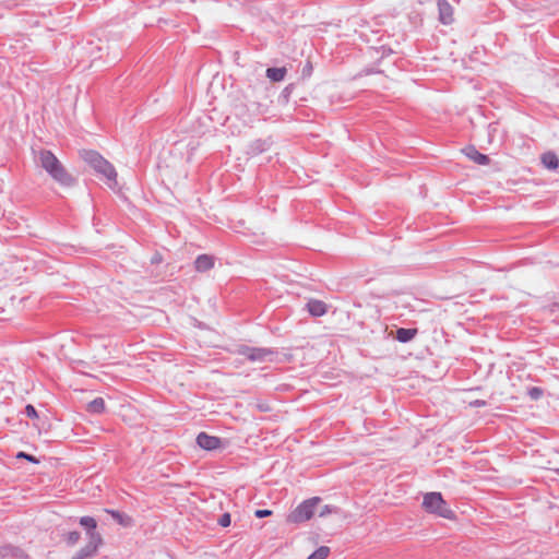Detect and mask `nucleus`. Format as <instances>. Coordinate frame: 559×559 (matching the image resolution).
Masks as SVG:
<instances>
[{
	"mask_svg": "<svg viewBox=\"0 0 559 559\" xmlns=\"http://www.w3.org/2000/svg\"><path fill=\"white\" fill-rule=\"evenodd\" d=\"M105 401L103 397H95L87 404V412L91 414H102L105 412Z\"/></svg>",
	"mask_w": 559,
	"mask_h": 559,
	"instance_id": "nucleus-18",
	"label": "nucleus"
},
{
	"mask_svg": "<svg viewBox=\"0 0 559 559\" xmlns=\"http://www.w3.org/2000/svg\"><path fill=\"white\" fill-rule=\"evenodd\" d=\"M102 543L103 538L100 535H92L88 537V543L82 547L72 559H90L94 557Z\"/></svg>",
	"mask_w": 559,
	"mask_h": 559,
	"instance_id": "nucleus-6",
	"label": "nucleus"
},
{
	"mask_svg": "<svg viewBox=\"0 0 559 559\" xmlns=\"http://www.w3.org/2000/svg\"><path fill=\"white\" fill-rule=\"evenodd\" d=\"M16 459H24L34 464L39 463V460L36 456L22 451L16 454Z\"/></svg>",
	"mask_w": 559,
	"mask_h": 559,
	"instance_id": "nucleus-22",
	"label": "nucleus"
},
{
	"mask_svg": "<svg viewBox=\"0 0 559 559\" xmlns=\"http://www.w3.org/2000/svg\"><path fill=\"white\" fill-rule=\"evenodd\" d=\"M239 354L252 362H264L273 361L274 357L277 355V352L266 347L242 346L239 349Z\"/></svg>",
	"mask_w": 559,
	"mask_h": 559,
	"instance_id": "nucleus-5",
	"label": "nucleus"
},
{
	"mask_svg": "<svg viewBox=\"0 0 559 559\" xmlns=\"http://www.w3.org/2000/svg\"><path fill=\"white\" fill-rule=\"evenodd\" d=\"M542 164L550 170H556L559 167V157L554 152H546L542 155Z\"/></svg>",
	"mask_w": 559,
	"mask_h": 559,
	"instance_id": "nucleus-14",
	"label": "nucleus"
},
{
	"mask_svg": "<svg viewBox=\"0 0 559 559\" xmlns=\"http://www.w3.org/2000/svg\"><path fill=\"white\" fill-rule=\"evenodd\" d=\"M476 404H477V405H484V404H485V402H483V401H481V402H480V401H476Z\"/></svg>",
	"mask_w": 559,
	"mask_h": 559,
	"instance_id": "nucleus-29",
	"label": "nucleus"
},
{
	"mask_svg": "<svg viewBox=\"0 0 559 559\" xmlns=\"http://www.w3.org/2000/svg\"><path fill=\"white\" fill-rule=\"evenodd\" d=\"M80 524L86 530L87 537H91L92 535H100L98 532H96L97 522L92 516H82L80 519Z\"/></svg>",
	"mask_w": 559,
	"mask_h": 559,
	"instance_id": "nucleus-15",
	"label": "nucleus"
},
{
	"mask_svg": "<svg viewBox=\"0 0 559 559\" xmlns=\"http://www.w3.org/2000/svg\"><path fill=\"white\" fill-rule=\"evenodd\" d=\"M287 74V69L285 67L281 68H267L265 75L272 82H281L285 79Z\"/></svg>",
	"mask_w": 559,
	"mask_h": 559,
	"instance_id": "nucleus-16",
	"label": "nucleus"
},
{
	"mask_svg": "<svg viewBox=\"0 0 559 559\" xmlns=\"http://www.w3.org/2000/svg\"><path fill=\"white\" fill-rule=\"evenodd\" d=\"M258 148L260 150V152H263V150H264L261 147V145H258Z\"/></svg>",
	"mask_w": 559,
	"mask_h": 559,
	"instance_id": "nucleus-30",
	"label": "nucleus"
},
{
	"mask_svg": "<svg viewBox=\"0 0 559 559\" xmlns=\"http://www.w3.org/2000/svg\"><path fill=\"white\" fill-rule=\"evenodd\" d=\"M438 20L443 25H450L454 22V9L448 0H438Z\"/></svg>",
	"mask_w": 559,
	"mask_h": 559,
	"instance_id": "nucleus-7",
	"label": "nucleus"
},
{
	"mask_svg": "<svg viewBox=\"0 0 559 559\" xmlns=\"http://www.w3.org/2000/svg\"><path fill=\"white\" fill-rule=\"evenodd\" d=\"M463 152L471 160L478 165L486 166L490 163L489 156L478 152L473 145L466 146Z\"/></svg>",
	"mask_w": 559,
	"mask_h": 559,
	"instance_id": "nucleus-9",
	"label": "nucleus"
},
{
	"mask_svg": "<svg viewBox=\"0 0 559 559\" xmlns=\"http://www.w3.org/2000/svg\"><path fill=\"white\" fill-rule=\"evenodd\" d=\"M197 444L204 450L212 451L221 447L222 440L221 438L210 436L206 432H200L197 437Z\"/></svg>",
	"mask_w": 559,
	"mask_h": 559,
	"instance_id": "nucleus-8",
	"label": "nucleus"
},
{
	"mask_svg": "<svg viewBox=\"0 0 559 559\" xmlns=\"http://www.w3.org/2000/svg\"><path fill=\"white\" fill-rule=\"evenodd\" d=\"M306 309L312 317H322L326 313L328 306L322 300L309 299L306 304Z\"/></svg>",
	"mask_w": 559,
	"mask_h": 559,
	"instance_id": "nucleus-10",
	"label": "nucleus"
},
{
	"mask_svg": "<svg viewBox=\"0 0 559 559\" xmlns=\"http://www.w3.org/2000/svg\"><path fill=\"white\" fill-rule=\"evenodd\" d=\"M230 522H231V519H230V514L229 513H224L219 516L218 519V524L222 526V527H227L230 525Z\"/></svg>",
	"mask_w": 559,
	"mask_h": 559,
	"instance_id": "nucleus-25",
	"label": "nucleus"
},
{
	"mask_svg": "<svg viewBox=\"0 0 559 559\" xmlns=\"http://www.w3.org/2000/svg\"><path fill=\"white\" fill-rule=\"evenodd\" d=\"M329 554L330 548L328 546H320L308 557V559H326Z\"/></svg>",
	"mask_w": 559,
	"mask_h": 559,
	"instance_id": "nucleus-19",
	"label": "nucleus"
},
{
	"mask_svg": "<svg viewBox=\"0 0 559 559\" xmlns=\"http://www.w3.org/2000/svg\"><path fill=\"white\" fill-rule=\"evenodd\" d=\"M258 148L260 150V152H263V150H264L261 147V145H258Z\"/></svg>",
	"mask_w": 559,
	"mask_h": 559,
	"instance_id": "nucleus-31",
	"label": "nucleus"
},
{
	"mask_svg": "<svg viewBox=\"0 0 559 559\" xmlns=\"http://www.w3.org/2000/svg\"><path fill=\"white\" fill-rule=\"evenodd\" d=\"M80 533L78 531H72V532H69L67 535H66V542L68 543V545H75L79 540H80Z\"/></svg>",
	"mask_w": 559,
	"mask_h": 559,
	"instance_id": "nucleus-21",
	"label": "nucleus"
},
{
	"mask_svg": "<svg viewBox=\"0 0 559 559\" xmlns=\"http://www.w3.org/2000/svg\"><path fill=\"white\" fill-rule=\"evenodd\" d=\"M557 474L559 475V469H557Z\"/></svg>",
	"mask_w": 559,
	"mask_h": 559,
	"instance_id": "nucleus-32",
	"label": "nucleus"
},
{
	"mask_svg": "<svg viewBox=\"0 0 559 559\" xmlns=\"http://www.w3.org/2000/svg\"><path fill=\"white\" fill-rule=\"evenodd\" d=\"M0 555L2 557H13L17 559H24L26 558V554L19 547H14L11 545L3 546L0 550Z\"/></svg>",
	"mask_w": 559,
	"mask_h": 559,
	"instance_id": "nucleus-17",
	"label": "nucleus"
},
{
	"mask_svg": "<svg viewBox=\"0 0 559 559\" xmlns=\"http://www.w3.org/2000/svg\"><path fill=\"white\" fill-rule=\"evenodd\" d=\"M214 266V257L210 254H200L194 261V267L198 272H206Z\"/></svg>",
	"mask_w": 559,
	"mask_h": 559,
	"instance_id": "nucleus-11",
	"label": "nucleus"
},
{
	"mask_svg": "<svg viewBox=\"0 0 559 559\" xmlns=\"http://www.w3.org/2000/svg\"><path fill=\"white\" fill-rule=\"evenodd\" d=\"M272 514V511L269 510V509H258L255 510L254 512V515L258 518V519H263V518H266V516H270Z\"/></svg>",
	"mask_w": 559,
	"mask_h": 559,
	"instance_id": "nucleus-26",
	"label": "nucleus"
},
{
	"mask_svg": "<svg viewBox=\"0 0 559 559\" xmlns=\"http://www.w3.org/2000/svg\"><path fill=\"white\" fill-rule=\"evenodd\" d=\"M417 329L399 328L395 332L394 338L400 343H408L417 335Z\"/></svg>",
	"mask_w": 559,
	"mask_h": 559,
	"instance_id": "nucleus-13",
	"label": "nucleus"
},
{
	"mask_svg": "<svg viewBox=\"0 0 559 559\" xmlns=\"http://www.w3.org/2000/svg\"><path fill=\"white\" fill-rule=\"evenodd\" d=\"M37 162L50 178L63 188L73 187L76 178L70 174L58 157L49 150H39Z\"/></svg>",
	"mask_w": 559,
	"mask_h": 559,
	"instance_id": "nucleus-1",
	"label": "nucleus"
},
{
	"mask_svg": "<svg viewBox=\"0 0 559 559\" xmlns=\"http://www.w3.org/2000/svg\"><path fill=\"white\" fill-rule=\"evenodd\" d=\"M80 156L96 174L103 176L107 180V185L110 188H115L117 186V171L114 165L105 159L98 152L93 150H83L80 153Z\"/></svg>",
	"mask_w": 559,
	"mask_h": 559,
	"instance_id": "nucleus-2",
	"label": "nucleus"
},
{
	"mask_svg": "<svg viewBox=\"0 0 559 559\" xmlns=\"http://www.w3.org/2000/svg\"><path fill=\"white\" fill-rule=\"evenodd\" d=\"M391 52H392L391 49H388V50L383 49V56L386 55V53H391Z\"/></svg>",
	"mask_w": 559,
	"mask_h": 559,
	"instance_id": "nucleus-28",
	"label": "nucleus"
},
{
	"mask_svg": "<svg viewBox=\"0 0 559 559\" xmlns=\"http://www.w3.org/2000/svg\"><path fill=\"white\" fill-rule=\"evenodd\" d=\"M107 513L111 515V518L123 527H131L134 524L133 519L127 513L120 512L118 510L106 509Z\"/></svg>",
	"mask_w": 559,
	"mask_h": 559,
	"instance_id": "nucleus-12",
	"label": "nucleus"
},
{
	"mask_svg": "<svg viewBox=\"0 0 559 559\" xmlns=\"http://www.w3.org/2000/svg\"><path fill=\"white\" fill-rule=\"evenodd\" d=\"M24 414L28 417V418H38V413L36 411V408L32 405V404H27L25 406V409H24Z\"/></svg>",
	"mask_w": 559,
	"mask_h": 559,
	"instance_id": "nucleus-23",
	"label": "nucleus"
},
{
	"mask_svg": "<svg viewBox=\"0 0 559 559\" xmlns=\"http://www.w3.org/2000/svg\"><path fill=\"white\" fill-rule=\"evenodd\" d=\"M423 508L426 512L436 514L440 518L447 520L455 519L454 511L451 510L440 492L431 491L426 493L423 500Z\"/></svg>",
	"mask_w": 559,
	"mask_h": 559,
	"instance_id": "nucleus-3",
	"label": "nucleus"
},
{
	"mask_svg": "<svg viewBox=\"0 0 559 559\" xmlns=\"http://www.w3.org/2000/svg\"><path fill=\"white\" fill-rule=\"evenodd\" d=\"M527 395L533 401H538L544 395V390L539 386H532L527 389Z\"/></svg>",
	"mask_w": 559,
	"mask_h": 559,
	"instance_id": "nucleus-20",
	"label": "nucleus"
},
{
	"mask_svg": "<svg viewBox=\"0 0 559 559\" xmlns=\"http://www.w3.org/2000/svg\"><path fill=\"white\" fill-rule=\"evenodd\" d=\"M336 511H337V508H336V507H332V506H330V504H325V506H323V507L320 509V511H319V516H320V518H323V516H325V515H328V514H331V513H333V512H336Z\"/></svg>",
	"mask_w": 559,
	"mask_h": 559,
	"instance_id": "nucleus-24",
	"label": "nucleus"
},
{
	"mask_svg": "<svg viewBox=\"0 0 559 559\" xmlns=\"http://www.w3.org/2000/svg\"><path fill=\"white\" fill-rule=\"evenodd\" d=\"M320 497H312L297 506L288 515L287 522L289 523H302L312 518L317 506L320 503Z\"/></svg>",
	"mask_w": 559,
	"mask_h": 559,
	"instance_id": "nucleus-4",
	"label": "nucleus"
},
{
	"mask_svg": "<svg viewBox=\"0 0 559 559\" xmlns=\"http://www.w3.org/2000/svg\"><path fill=\"white\" fill-rule=\"evenodd\" d=\"M289 90H290L289 86L285 87L284 91H283V94L288 95L289 94Z\"/></svg>",
	"mask_w": 559,
	"mask_h": 559,
	"instance_id": "nucleus-27",
	"label": "nucleus"
}]
</instances>
